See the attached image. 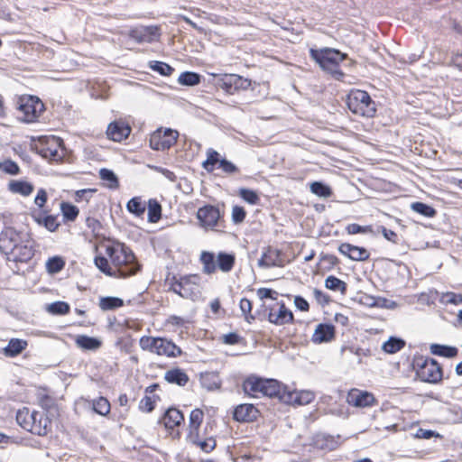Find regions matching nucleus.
Segmentation results:
<instances>
[{"mask_svg": "<svg viewBox=\"0 0 462 462\" xmlns=\"http://www.w3.org/2000/svg\"><path fill=\"white\" fill-rule=\"evenodd\" d=\"M246 216V212L243 207L234 206L232 208V220L235 224L242 223Z\"/></svg>", "mask_w": 462, "mask_h": 462, "instance_id": "nucleus-60", "label": "nucleus"}, {"mask_svg": "<svg viewBox=\"0 0 462 462\" xmlns=\"http://www.w3.org/2000/svg\"><path fill=\"white\" fill-rule=\"evenodd\" d=\"M327 289L345 293L346 291V283L336 276L330 275L325 280Z\"/></svg>", "mask_w": 462, "mask_h": 462, "instance_id": "nucleus-38", "label": "nucleus"}, {"mask_svg": "<svg viewBox=\"0 0 462 462\" xmlns=\"http://www.w3.org/2000/svg\"><path fill=\"white\" fill-rule=\"evenodd\" d=\"M171 290L182 298L189 299L195 294L196 285L187 276L180 277L171 283Z\"/></svg>", "mask_w": 462, "mask_h": 462, "instance_id": "nucleus-20", "label": "nucleus"}, {"mask_svg": "<svg viewBox=\"0 0 462 462\" xmlns=\"http://www.w3.org/2000/svg\"><path fill=\"white\" fill-rule=\"evenodd\" d=\"M201 81V76L193 71L182 72L178 79V83L182 86L193 87L199 85Z\"/></svg>", "mask_w": 462, "mask_h": 462, "instance_id": "nucleus-32", "label": "nucleus"}, {"mask_svg": "<svg viewBox=\"0 0 462 462\" xmlns=\"http://www.w3.org/2000/svg\"><path fill=\"white\" fill-rule=\"evenodd\" d=\"M204 413L199 409H195L190 412L189 429L199 430L203 421Z\"/></svg>", "mask_w": 462, "mask_h": 462, "instance_id": "nucleus-51", "label": "nucleus"}, {"mask_svg": "<svg viewBox=\"0 0 462 462\" xmlns=\"http://www.w3.org/2000/svg\"><path fill=\"white\" fill-rule=\"evenodd\" d=\"M99 177L102 180L106 182V187L111 189H116L119 187L118 178L115 172L108 169H101L99 171Z\"/></svg>", "mask_w": 462, "mask_h": 462, "instance_id": "nucleus-35", "label": "nucleus"}, {"mask_svg": "<svg viewBox=\"0 0 462 462\" xmlns=\"http://www.w3.org/2000/svg\"><path fill=\"white\" fill-rule=\"evenodd\" d=\"M259 414L260 412L254 405L243 403L235 408L233 418L239 422H252L257 420Z\"/></svg>", "mask_w": 462, "mask_h": 462, "instance_id": "nucleus-19", "label": "nucleus"}, {"mask_svg": "<svg viewBox=\"0 0 462 462\" xmlns=\"http://www.w3.org/2000/svg\"><path fill=\"white\" fill-rule=\"evenodd\" d=\"M338 251L341 254L353 261H365L370 256L369 252L365 248L353 245L348 243L341 244L338 247Z\"/></svg>", "mask_w": 462, "mask_h": 462, "instance_id": "nucleus-21", "label": "nucleus"}, {"mask_svg": "<svg viewBox=\"0 0 462 462\" xmlns=\"http://www.w3.org/2000/svg\"><path fill=\"white\" fill-rule=\"evenodd\" d=\"M441 300L446 304L459 305L462 304V294L455 292H447L442 296Z\"/></svg>", "mask_w": 462, "mask_h": 462, "instance_id": "nucleus-58", "label": "nucleus"}, {"mask_svg": "<svg viewBox=\"0 0 462 462\" xmlns=\"http://www.w3.org/2000/svg\"><path fill=\"white\" fill-rule=\"evenodd\" d=\"M200 261L203 264V272L207 274H211L216 272L217 264L215 255L210 252H202Z\"/></svg>", "mask_w": 462, "mask_h": 462, "instance_id": "nucleus-33", "label": "nucleus"}, {"mask_svg": "<svg viewBox=\"0 0 462 462\" xmlns=\"http://www.w3.org/2000/svg\"><path fill=\"white\" fill-rule=\"evenodd\" d=\"M216 264L222 272L228 273L235 265V255L221 252L217 254Z\"/></svg>", "mask_w": 462, "mask_h": 462, "instance_id": "nucleus-30", "label": "nucleus"}, {"mask_svg": "<svg viewBox=\"0 0 462 462\" xmlns=\"http://www.w3.org/2000/svg\"><path fill=\"white\" fill-rule=\"evenodd\" d=\"M0 251L8 261L27 263L34 255L33 241L27 233L7 226L0 233Z\"/></svg>", "mask_w": 462, "mask_h": 462, "instance_id": "nucleus-1", "label": "nucleus"}, {"mask_svg": "<svg viewBox=\"0 0 462 462\" xmlns=\"http://www.w3.org/2000/svg\"><path fill=\"white\" fill-rule=\"evenodd\" d=\"M36 152L51 162H60L64 157L63 142L56 136H42L35 145Z\"/></svg>", "mask_w": 462, "mask_h": 462, "instance_id": "nucleus-8", "label": "nucleus"}, {"mask_svg": "<svg viewBox=\"0 0 462 462\" xmlns=\"http://www.w3.org/2000/svg\"><path fill=\"white\" fill-rule=\"evenodd\" d=\"M123 305V300L116 297H103L99 300V307L103 310H116Z\"/></svg>", "mask_w": 462, "mask_h": 462, "instance_id": "nucleus-39", "label": "nucleus"}, {"mask_svg": "<svg viewBox=\"0 0 462 462\" xmlns=\"http://www.w3.org/2000/svg\"><path fill=\"white\" fill-rule=\"evenodd\" d=\"M220 154L212 148L208 149L207 151V160L202 162V167L208 171L212 172L215 169V165L218 163L220 164Z\"/></svg>", "mask_w": 462, "mask_h": 462, "instance_id": "nucleus-34", "label": "nucleus"}, {"mask_svg": "<svg viewBox=\"0 0 462 462\" xmlns=\"http://www.w3.org/2000/svg\"><path fill=\"white\" fill-rule=\"evenodd\" d=\"M264 389V396L276 398L282 402V393H285L288 386L282 385L277 380L266 379Z\"/></svg>", "mask_w": 462, "mask_h": 462, "instance_id": "nucleus-24", "label": "nucleus"}, {"mask_svg": "<svg viewBox=\"0 0 462 462\" xmlns=\"http://www.w3.org/2000/svg\"><path fill=\"white\" fill-rule=\"evenodd\" d=\"M315 444L319 448L327 450H333L337 447V442L330 436L318 437Z\"/></svg>", "mask_w": 462, "mask_h": 462, "instance_id": "nucleus-50", "label": "nucleus"}, {"mask_svg": "<svg viewBox=\"0 0 462 462\" xmlns=\"http://www.w3.org/2000/svg\"><path fill=\"white\" fill-rule=\"evenodd\" d=\"M216 440L213 438L201 439L196 447H199L202 451L206 453L211 452L216 448Z\"/></svg>", "mask_w": 462, "mask_h": 462, "instance_id": "nucleus-57", "label": "nucleus"}, {"mask_svg": "<svg viewBox=\"0 0 462 462\" xmlns=\"http://www.w3.org/2000/svg\"><path fill=\"white\" fill-rule=\"evenodd\" d=\"M430 352L433 355L444 356V357H454L457 355L458 350L455 346L432 344L430 346Z\"/></svg>", "mask_w": 462, "mask_h": 462, "instance_id": "nucleus-31", "label": "nucleus"}, {"mask_svg": "<svg viewBox=\"0 0 462 462\" xmlns=\"http://www.w3.org/2000/svg\"><path fill=\"white\" fill-rule=\"evenodd\" d=\"M16 420L23 429L38 436H46L51 430V420L44 411L23 408L18 411Z\"/></svg>", "mask_w": 462, "mask_h": 462, "instance_id": "nucleus-4", "label": "nucleus"}, {"mask_svg": "<svg viewBox=\"0 0 462 462\" xmlns=\"http://www.w3.org/2000/svg\"><path fill=\"white\" fill-rule=\"evenodd\" d=\"M417 376L423 382L437 383L442 378V369L434 359H422L417 361Z\"/></svg>", "mask_w": 462, "mask_h": 462, "instance_id": "nucleus-10", "label": "nucleus"}, {"mask_svg": "<svg viewBox=\"0 0 462 462\" xmlns=\"http://www.w3.org/2000/svg\"><path fill=\"white\" fill-rule=\"evenodd\" d=\"M139 346L143 351L167 357H177L182 354L180 347L165 337L143 336L139 340Z\"/></svg>", "mask_w": 462, "mask_h": 462, "instance_id": "nucleus-7", "label": "nucleus"}, {"mask_svg": "<svg viewBox=\"0 0 462 462\" xmlns=\"http://www.w3.org/2000/svg\"><path fill=\"white\" fill-rule=\"evenodd\" d=\"M222 217L218 206L208 204L197 211L199 226L205 230H217L221 226Z\"/></svg>", "mask_w": 462, "mask_h": 462, "instance_id": "nucleus-9", "label": "nucleus"}, {"mask_svg": "<svg viewBox=\"0 0 462 462\" xmlns=\"http://www.w3.org/2000/svg\"><path fill=\"white\" fill-rule=\"evenodd\" d=\"M184 420L182 412L176 408H170L164 413L162 422L167 429H173L180 426Z\"/></svg>", "mask_w": 462, "mask_h": 462, "instance_id": "nucleus-25", "label": "nucleus"}, {"mask_svg": "<svg viewBox=\"0 0 462 462\" xmlns=\"http://www.w3.org/2000/svg\"><path fill=\"white\" fill-rule=\"evenodd\" d=\"M310 55L323 70L329 73L335 79H343L345 73L339 69V64L346 59V54L336 49L324 48L320 50L310 49Z\"/></svg>", "mask_w": 462, "mask_h": 462, "instance_id": "nucleus-3", "label": "nucleus"}, {"mask_svg": "<svg viewBox=\"0 0 462 462\" xmlns=\"http://www.w3.org/2000/svg\"><path fill=\"white\" fill-rule=\"evenodd\" d=\"M200 383L203 388L213 391L220 388L221 380L217 373H205L200 375Z\"/></svg>", "mask_w": 462, "mask_h": 462, "instance_id": "nucleus-28", "label": "nucleus"}, {"mask_svg": "<svg viewBox=\"0 0 462 462\" xmlns=\"http://www.w3.org/2000/svg\"><path fill=\"white\" fill-rule=\"evenodd\" d=\"M76 344L79 347L85 350H97L102 345L99 339L86 335L78 336Z\"/></svg>", "mask_w": 462, "mask_h": 462, "instance_id": "nucleus-29", "label": "nucleus"}, {"mask_svg": "<svg viewBox=\"0 0 462 462\" xmlns=\"http://www.w3.org/2000/svg\"><path fill=\"white\" fill-rule=\"evenodd\" d=\"M265 382V378H262L256 375H250L243 383L244 392L252 397H263Z\"/></svg>", "mask_w": 462, "mask_h": 462, "instance_id": "nucleus-18", "label": "nucleus"}, {"mask_svg": "<svg viewBox=\"0 0 462 462\" xmlns=\"http://www.w3.org/2000/svg\"><path fill=\"white\" fill-rule=\"evenodd\" d=\"M178 136L179 133L170 128L163 132L157 130L150 138V146L155 151L168 150L176 143Z\"/></svg>", "mask_w": 462, "mask_h": 462, "instance_id": "nucleus-11", "label": "nucleus"}, {"mask_svg": "<svg viewBox=\"0 0 462 462\" xmlns=\"http://www.w3.org/2000/svg\"><path fill=\"white\" fill-rule=\"evenodd\" d=\"M405 345V342L398 337H390L386 342L383 345V349L386 353L394 354L400 351Z\"/></svg>", "mask_w": 462, "mask_h": 462, "instance_id": "nucleus-42", "label": "nucleus"}, {"mask_svg": "<svg viewBox=\"0 0 462 462\" xmlns=\"http://www.w3.org/2000/svg\"><path fill=\"white\" fill-rule=\"evenodd\" d=\"M310 191L322 198H328L332 194L331 189L320 181H314L310 184Z\"/></svg>", "mask_w": 462, "mask_h": 462, "instance_id": "nucleus-44", "label": "nucleus"}, {"mask_svg": "<svg viewBox=\"0 0 462 462\" xmlns=\"http://www.w3.org/2000/svg\"><path fill=\"white\" fill-rule=\"evenodd\" d=\"M27 341L19 338H12L4 348L3 353L5 356L14 357L21 354L27 346Z\"/></svg>", "mask_w": 462, "mask_h": 462, "instance_id": "nucleus-27", "label": "nucleus"}, {"mask_svg": "<svg viewBox=\"0 0 462 462\" xmlns=\"http://www.w3.org/2000/svg\"><path fill=\"white\" fill-rule=\"evenodd\" d=\"M106 254L116 272V277L126 278L135 274L141 269L134 254L124 244L116 243L107 245Z\"/></svg>", "mask_w": 462, "mask_h": 462, "instance_id": "nucleus-2", "label": "nucleus"}, {"mask_svg": "<svg viewBox=\"0 0 462 462\" xmlns=\"http://www.w3.org/2000/svg\"><path fill=\"white\" fill-rule=\"evenodd\" d=\"M218 86L226 93L233 95L239 90H245L251 86V81L236 74H226L220 81Z\"/></svg>", "mask_w": 462, "mask_h": 462, "instance_id": "nucleus-12", "label": "nucleus"}, {"mask_svg": "<svg viewBox=\"0 0 462 462\" xmlns=\"http://www.w3.org/2000/svg\"><path fill=\"white\" fill-rule=\"evenodd\" d=\"M346 229L349 235L367 233L371 231V227L369 226H363L356 223L349 224Z\"/></svg>", "mask_w": 462, "mask_h": 462, "instance_id": "nucleus-63", "label": "nucleus"}, {"mask_svg": "<svg viewBox=\"0 0 462 462\" xmlns=\"http://www.w3.org/2000/svg\"><path fill=\"white\" fill-rule=\"evenodd\" d=\"M346 402L349 405L358 408L372 407L376 403L372 393L356 388L349 391Z\"/></svg>", "mask_w": 462, "mask_h": 462, "instance_id": "nucleus-13", "label": "nucleus"}, {"mask_svg": "<svg viewBox=\"0 0 462 462\" xmlns=\"http://www.w3.org/2000/svg\"><path fill=\"white\" fill-rule=\"evenodd\" d=\"M218 167L226 174H236L239 172V169L236 165L226 159H222Z\"/></svg>", "mask_w": 462, "mask_h": 462, "instance_id": "nucleus-61", "label": "nucleus"}, {"mask_svg": "<svg viewBox=\"0 0 462 462\" xmlns=\"http://www.w3.org/2000/svg\"><path fill=\"white\" fill-rule=\"evenodd\" d=\"M164 379L169 383L177 384L179 386L186 385L189 380L188 374L180 368L168 370L164 374Z\"/></svg>", "mask_w": 462, "mask_h": 462, "instance_id": "nucleus-26", "label": "nucleus"}, {"mask_svg": "<svg viewBox=\"0 0 462 462\" xmlns=\"http://www.w3.org/2000/svg\"><path fill=\"white\" fill-rule=\"evenodd\" d=\"M278 309L272 308L268 314V320L277 326H282L293 321L292 312L286 308L284 302L277 303Z\"/></svg>", "mask_w": 462, "mask_h": 462, "instance_id": "nucleus-16", "label": "nucleus"}, {"mask_svg": "<svg viewBox=\"0 0 462 462\" xmlns=\"http://www.w3.org/2000/svg\"><path fill=\"white\" fill-rule=\"evenodd\" d=\"M315 398L311 391H296L287 387L282 393V402L293 405H306L310 403Z\"/></svg>", "mask_w": 462, "mask_h": 462, "instance_id": "nucleus-14", "label": "nucleus"}, {"mask_svg": "<svg viewBox=\"0 0 462 462\" xmlns=\"http://www.w3.org/2000/svg\"><path fill=\"white\" fill-rule=\"evenodd\" d=\"M142 29L144 32V36H147V37H142V39L145 42H152L155 40V38H157L160 35L159 29L156 26H147V27H143Z\"/></svg>", "mask_w": 462, "mask_h": 462, "instance_id": "nucleus-59", "label": "nucleus"}, {"mask_svg": "<svg viewBox=\"0 0 462 462\" xmlns=\"http://www.w3.org/2000/svg\"><path fill=\"white\" fill-rule=\"evenodd\" d=\"M48 199L47 192L44 189H40L34 199V203L39 208H42Z\"/></svg>", "mask_w": 462, "mask_h": 462, "instance_id": "nucleus-64", "label": "nucleus"}, {"mask_svg": "<svg viewBox=\"0 0 462 462\" xmlns=\"http://www.w3.org/2000/svg\"><path fill=\"white\" fill-rule=\"evenodd\" d=\"M155 396L145 395L139 402V409L142 411L151 412L154 409Z\"/></svg>", "mask_w": 462, "mask_h": 462, "instance_id": "nucleus-55", "label": "nucleus"}, {"mask_svg": "<svg viewBox=\"0 0 462 462\" xmlns=\"http://www.w3.org/2000/svg\"><path fill=\"white\" fill-rule=\"evenodd\" d=\"M60 210L64 219L68 221H74L79 213V208L69 202H61Z\"/></svg>", "mask_w": 462, "mask_h": 462, "instance_id": "nucleus-43", "label": "nucleus"}, {"mask_svg": "<svg viewBox=\"0 0 462 462\" xmlns=\"http://www.w3.org/2000/svg\"><path fill=\"white\" fill-rule=\"evenodd\" d=\"M411 209L424 217H432L436 215V210L422 202H414L411 204Z\"/></svg>", "mask_w": 462, "mask_h": 462, "instance_id": "nucleus-47", "label": "nucleus"}, {"mask_svg": "<svg viewBox=\"0 0 462 462\" xmlns=\"http://www.w3.org/2000/svg\"><path fill=\"white\" fill-rule=\"evenodd\" d=\"M319 261L324 264V268L328 271L339 263L338 258L334 254H322Z\"/></svg>", "mask_w": 462, "mask_h": 462, "instance_id": "nucleus-56", "label": "nucleus"}, {"mask_svg": "<svg viewBox=\"0 0 462 462\" xmlns=\"http://www.w3.org/2000/svg\"><path fill=\"white\" fill-rule=\"evenodd\" d=\"M162 216V206L156 199H149L148 201V221L156 223Z\"/></svg>", "mask_w": 462, "mask_h": 462, "instance_id": "nucleus-37", "label": "nucleus"}, {"mask_svg": "<svg viewBox=\"0 0 462 462\" xmlns=\"http://www.w3.org/2000/svg\"><path fill=\"white\" fill-rule=\"evenodd\" d=\"M47 310L55 315H64L69 312V305L65 301H55L47 307Z\"/></svg>", "mask_w": 462, "mask_h": 462, "instance_id": "nucleus-48", "label": "nucleus"}, {"mask_svg": "<svg viewBox=\"0 0 462 462\" xmlns=\"http://www.w3.org/2000/svg\"><path fill=\"white\" fill-rule=\"evenodd\" d=\"M0 170L10 175H18L20 173V167L12 160H5L0 162Z\"/></svg>", "mask_w": 462, "mask_h": 462, "instance_id": "nucleus-53", "label": "nucleus"}, {"mask_svg": "<svg viewBox=\"0 0 462 462\" xmlns=\"http://www.w3.org/2000/svg\"><path fill=\"white\" fill-rule=\"evenodd\" d=\"M8 190L14 194H20L23 197L30 196L34 190L32 183L22 180H12L8 183Z\"/></svg>", "mask_w": 462, "mask_h": 462, "instance_id": "nucleus-23", "label": "nucleus"}, {"mask_svg": "<svg viewBox=\"0 0 462 462\" xmlns=\"http://www.w3.org/2000/svg\"><path fill=\"white\" fill-rule=\"evenodd\" d=\"M335 327L332 324H319L312 335L311 341L315 344L328 343L335 337Z\"/></svg>", "mask_w": 462, "mask_h": 462, "instance_id": "nucleus-22", "label": "nucleus"}, {"mask_svg": "<svg viewBox=\"0 0 462 462\" xmlns=\"http://www.w3.org/2000/svg\"><path fill=\"white\" fill-rule=\"evenodd\" d=\"M93 410L99 415H106L110 411V403L107 399L99 397L93 401Z\"/></svg>", "mask_w": 462, "mask_h": 462, "instance_id": "nucleus-46", "label": "nucleus"}, {"mask_svg": "<svg viewBox=\"0 0 462 462\" xmlns=\"http://www.w3.org/2000/svg\"><path fill=\"white\" fill-rule=\"evenodd\" d=\"M64 266L65 262L60 256L51 257L46 263V269L50 273H57L60 272Z\"/></svg>", "mask_w": 462, "mask_h": 462, "instance_id": "nucleus-45", "label": "nucleus"}, {"mask_svg": "<svg viewBox=\"0 0 462 462\" xmlns=\"http://www.w3.org/2000/svg\"><path fill=\"white\" fill-rule=\"evenodd\" d=\"M240 310L245 316V319L247 322L251 323L253 320L255 319V316H254L252 311V302L246 298H243L240 300L239 303Z\"/></svg>", "mask_w": 462, "mask_h": 462, "instance_id": "nucleus-52", "label": "nucleus"}, {"mask_svg": "<svg viewBox=\"0 0 462 462\" xmlns=\"http://www.w3.org/2000/svg\"><path fill=\"white\" fill-rule=\"evenodd\" d=\"M238 194L245 201L250 205H257L260 202L258 194L253 189L242 188L239 189Z\"/></svg>", "mask_w": 462, "mask_h": 462, "instance_id": "nucleus-49", "label": "nucleus"}, {"mask_svg": "<svg viewBox=\"0 0 462 462\" xmlns=\"http://www.w3.org/2000/svg\"><path fill=\"white\" fill-rule=\"evenodd\" d=\"M15 108L18 118L27 124L37 122L44 112L45 106L42 101L35 96H21L16 99Z\"/></svg>", "mask_w": 462, "mask_h": 462, "instance_id": "nucleus-5", "label": "nucleus"}, {"mask_svg": "<svg viewBox=\"0 0 462 462\" xmlns=\"http://www.w3.org/2000/svg\"><path fill=\"white\" fill-rule=\"evenodd\" d=\"M126 208L136 217H141L145 212L146 207L140 197H134L127 202Z\"/></svg>", "mask_w": 462, "mask_h": 462, "instance_id": "nucleus-36", "label": "nucleus"}, {"mask_svg": "<svg viewBox=\"0 0 462 462\" xmlns=\"http://www.w3.org/2000/svg\"><path fill=\"white\" fill-rule=\"evenodd\" d=\"M36 221L39 224L43 225L51 232L55 231L60 226V224L57 222L56 217L51 215L42 218L37 217Z\"/></svg>", "mask_w": 462, "mask_h": 462, "instance_id": "nucleus-54", "label": "nucleus"}, {"mask_svg": "<svg viewBox=\"0 0 462 462\" xmlns=\"http://www.w3.org/2000/svg\"><path fill=\"white\" fill-rule=\"evenodd\" d=\"M346 105L355 115L373 117L376 113V106L370 95L361 89H352L347 95Z\"/></svg>", "mask_w": 462, "mask_h": 462, "instance_id": "nucleus-6", "label": "nucleus"}, {"mask_svg": "<svg viewBox=\"0 0 462 462\" xmlns=\"http://www.w3.org/2000/svg\"><path fill=\"white\" fill-rule=\"evenodd\" d=\"M106 134L108 139L114 142H122L131 134V127L124 120H116L107 125Z\"/></svg>", "mask_w": 462, "mask_h": 462, "instance_id": "nucleus-15", "label": "nucleus"}, {"mask_svg": "<svg viewBox=\"0 0 462 462\" xmlns=\"http://www.w3.org/2000/svg\"><path fill=\"white\" fill-rule=\"evenodd\" d=\"M283 262L281 250L268 246L258 260V266L261 268L281 267L283 266Z\"/></svg>", "mask_w": 462, "mask_h": 462, "instance_id": "nucleus-17", "label": "nucleus"}, {"mask_svg": "<svg viewBox=\"0 0 462 462\" xmlns=\"http://www.w3.org/2000/svg\"><path fill=\"white\" fill-rule=\"evenodd\" d=\"M148 67L152 70L158 72L162 76H170L174 71V69L171 66L163 61L159 60L150 61Z\"/></svg>", "mask_w": 462, "mask_h": 462, "instance_id": "nucleus-41", "label": "nucleus"}, {"mask_svg": "<svg viewBox=\"0 0 462 462\" xmlns=\"http://www.w3.org/2000/svg\"><path fill=\"white\" fill-rule=\"evenodd\" d=\"M96 266L105 274L112 277H116V272H115L113 265H110L106 257L102 255H97L95 257Z\"/></svg>", "mask_w": 462, "mask_h": 462, "instance_id": "nucleus-40", "label": "nucleus"}, {"mask_svg": "<svg viewBox=\"0 0 462 462\" xmlns=\"http://www.w3.org/2000/svg\"><path fill=\"white\" fill-rule=\"evenodd\" d=\"M95 192H96L95 189H83L77 190L75 192V200L77 202L81 201V200L88 201V199L91 198V196Z\"/></svg>", "mask_w": 462, "mask_h": 462, "instance_id": "nucleus-62", "label": "nucleus"}]
</instances>
